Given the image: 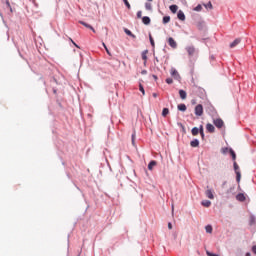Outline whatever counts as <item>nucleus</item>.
<instances>
[{
  "mask_svg": "<svg viewBox=\"0 0 256 256\" xmlns=\"http://www.w3.org/2000/svg\"><path fill=\"white\" fill-rule=\"evenodd\" d=\"M179 9V6H177V5H171L170 6V11L172 12V13H177V10Z\"/></svg>",
  "mask_w": 256,
  "mask_h": 256,
  "instance_id": "17",
  "label": "nucleus"
},
{
  "mask_svg": "<svg viewBox=\"0 0 256 256\" xmlns=\"http://www.w3.org/2000/svg\"><path fill=\"white\" fill-rule=\"evenodd\" d=\"M177 17L180 21H185V13L182 10L178 12Z\"/></svg>",
  "mask_w": 256,
  "mask_h": 256,
  "instance_id": "9",
  "label": "nucleus"
},
{
  "mask_svg": "<svg viewBox=\"0 0 256 256\" xmlns=\"http://www.w3.org/2000/svg\"><path fill=\"white\" fill-rule=\"evenodd\" d=\"M175 207L172 205V211H174Z\"/></svg>",
  "mask_w": 256,
  "mask_h": 256,
  "instance_id": "50",
  "label": "nucleus"
},
{
  "mask_svg": "<svg viewBox=\"0 0 256 256\" xmlns=\"http://www.w3.org/2000/svg\"><path fill=\"white\" fill-rule=\"evenodd\" d=\"M246 256H251V253L250 252L246 253Z\"/></svg>",
  "mask_w": 256,
  "mask_h": 256,
  "instance_id": "47",
  "label": "nucleus"
},
{
  "mask_svg": "<svg viewBox=\"0 0 256 256\" xmlns=\"http://www.w3.org/2000/svg\"><path fill=\"white\" fill-rule=\"evenodd\" d=\"M157 166V161L152 160L149 164H148V169L149 171H153V167Z\"/></svg>",
  "mask_w": 256,
  "mask_h": 256,
  "instance_id": "8",
  "label": "nucleus"
},
{
  "mask_svg": "<svg viewBox=\"0 0 256 256\" xmlns=\"http://www.w3.org/2000/svg\"><path fill=\"white\" fill-rule=\"evenodd\" d=\"M252 252L254 253V255H256V245L252 247Z\"/></svg>",
  "mask_w": 256,
  "mask_h": 256,
  "instance_id": "39",
  "label": "nucleus"
},
{
  "mask_svg": "<svg viewBox=\"0 0 256 256\" xmlns=\"http://www.w3.org/2000/svg\"><path fill=\"white\" fill-rule=\"evenodd\" d=\"M145 9H146L147 11H151V9H153V6L151 5V3H146V4H145Z\"/></svg>",
  "mask_w": 256,
  "mask_h": 256,
  "instance_id": "27",
  "label": "nucleus"
},
{
  "mask_svg": "<svg viewBox=\"0 0 256 256\" xmlns=\"http://www.w3.org/2000/svg\"><path fill=\"white\" fill-rule=\"evenodd\" d=\"M124 5H126L127 9H131V4H129V0H123Z\"/></svg>",
  "mask_w": 256,
  "mask_h": 256,
  "instance_id": "30",
  "label": "nucleus"
},
{
  "mask_svg": "<svg viewBox=\"0 0 256 256\" xmlns=\"http://www.w3.org/2000/svg\"><path fill=\"white\" fill-rule=\"evenodd\" d=\"M128 35H130V37L135 38V35L133 33H128Z\"/></svg>",
  "mask_w": 256,
  "mask_h": 256,
  "instance_id": "43",
  "label": "nucleus"
},
{
  "mask_svg": "<svg viewBox=\"0 0 256 256\" xmlns=\"http://www.w3.org/2000/svg\"><path fill=\"white\" fill-rule=\"evenodd\" d=\"M125 33H131V31H129V30H125Z\"/></svg>",
  "mask_w": 256,
  "mask_h": 256,
  "instance_id": "48",
  "label": "nucleus"
},
{
  "mask_svg": "<svg viewBox=\"0 0 256 256\" xmlns=\"http://www.w3.org/2000/svg\"><path fill=\"white\" fill-rule=\"evenodd\" d=\"M149 53V50H144L143 52H142V59H143V61H144V64H146L147 63V54Z\"/></svg>",
  "mask_w": 256,
  "mask_h": 256,
  "instance_id": "12",
  "label": "nucleus"
},
{
  "mask_svg": "<svg viewBox=\"0 0 256 256\" xmlns=\"http://www.w3.org/2000/svg\"><path fill=\"white\" fill-rule=\"evenodd\" d=\"M192 135L194 136V137H196V135H199V128H197V127H194V128H192Z\"/></svg>",
  "mask_w": 256,
  "mask_h": 256,
  "instance_id": "19",
  "label": "nucleus"
},
{
  "mask_svg": "<svg viewBox=\"0 0 256 256\" xmlns=\"http://www.w3.org/2000/svg\"><path fill=\"white\" fill-rule=\"evenodd\" d=\"M204 7H206V9H213V4H211V2H208L204 5Z\"/></svg>",
  "mask_w": 256,
  "mask_h": 256,
  "instance_id": "31",
  "label": "nucleus"
},
{
  "mask_svg": "<svg viewBox=\"0 0 256 256\" xmlns=\"http://www.w3.org/2000/svg\"><path fill=\"white\" fill-rule=\"evenodd\" d=\"M186 51H187L189 57H193V55H195V53H196L195 47H193V46L186 47Z\"/></svg>",
  "mask_w": 256,
  "mask_h": 256,
  "instance_id": "3",
  "label": "nucleus"
},
{
  "mask_svg": "<svg viewBox=\"0 0 256 256\" xmlns=\"http://www.w3.org/2000/svg\"><path fill=\"white\" fill-rule=\"evenodd\" d=\"M168 229H173V224H171V222L168 223Z\"/></svg>",
  "mask_w": 256,
  "mask_h": 256,
  "instance_id": "40",
  "label": "nucleus"
},
{
  "mask_svg": "<svg viewBox=\"0 0 256 256\" xmlns=\"http://www.w3.org/2000/svg\"><path fill=\"white\" fill-rule=\"evenodd\" d=\"M236 199L237 201H241V202L245 201L246 199L245 194L239 193L238 195H236Z\"/></svg>",
  "mask_w": 256,
  "mask_h": 256,
  "instance_id": "10",
  "label": "nucleus"
},
{
  "mask_svg": "<svg viewBox=\"0 0 256 256\" xmlns=\"http://www.w3.org/2000/svg\"><path fill=\"white\" fill-rule=\"evenodd\" d=\"M191 147H197L199 145V141L197 139H194L190 142Z\"/></svg>",
  "mask_w": 256,
  "mask_h": 256,
  "instance_id": "21",
  "label": "nucleus"
},
{
  "mask_svg": "<svg viewBox=\"0 0 256 256\" xmlns=\"http://www.w3.org/2000/svg\"><path fill=\"white\" fill-rule=\"evenodd\" d=\"M203 9V6L201 4H198L195 8L194 11H201Z\"/></svg>",
  "mask_w": 256,
  "mask_h": 256,
  "instance_id": "32",
  "label": "nucleus"
},
{
  "mask_svg": "<svg viewBox=\"0 0 256 256\" xmlns=\"http://www.w3.org/2000/svg\"><path fill=\"white\" fill-rule=\"evenodd\" d=\"M166 83H167L168 85H171V84L173 83V78H167V79H166Z\"/></svg>",
  "mask_w": 256,
  "mask_h": 256,
  "instance_id": "33",
  "label": "nucleus"
},
{
  "mask_svg": "<svg viewBox=\"0 0 256 256\" xmlns=\"http://www.w3.org/2000/svg\"><path fill=\"white\" fill-rule=\"evenodd\" d=\"M233 165L235 173H241V171H239V164H237V161L234 160Z\"/></svg>",
  "mask_w": 256,
  "mask_h": 256,
  "instance_id": "18",
  "label": "nucleus"
},
{
  "mask_svg": "<svg viewBox=\"0 0 256 256\" xmlns=\"http://www.w3.org/2000/svg\"><path fill=\"white\" fill-rule=\"evenodd\" d=\"M205 229H206V233H213V226L207 225V226L205 227Z\"/></svg>",
  "mask_w": 256,
  "mask_h": 256,
  "instance_id": "25",
  "label": "nucleus"
},
{
  "mask_svg": "<svg viewBox=\"0 0 256 256\" xmlns=\"http://www.w3.org/2000/svg\"><path fill=\"white\" fill-rule=\"evenodd\" d=\"M236 181L237 183H241V172H236Z\"/></svg>",
  "mask_w": 256,
  "mask_h": 256,
  "instance_id": "26",
  "label": "nucleus"
},
{
  "mask_svg": "<svg viewBox=\"0 0 256 256\" xmlns=\"http://www.w3.org/2000/svg\"><path fill=\"white\" fill-rule=\"evenodd\" d=\"M172 75H177V71L174 70V71L172 72Z\"/></svg>",
  "mask_w": 256,
  "mask_h": 256,
  "instance_id": "45",
  "label": "nucleus"
},
{
  "mask_svg": "<svg viewBox=\"0 0 256 256\" xmlns=\"http://www.w3.org/2000/svg\"><path fill=\"white\" fill-rule=\"evenodd\" d=\"M227 151H229V148H222V153L225 155V153H227Z\"/></svg>",
  "mask_w": 256,
  "mask_h": 256,
  "instance_id": "38",
  "label": "nucleus"
},
{
  "mask_svg": "<svg viewBox=\"0 0 256 256\" xmlns=\"http://www.w3.org/2000/svg\"><path fill=\"white\" fill-rule=\"evenodd\" d=\"M153 97H157V93H154V94H153Z\"/></svg>",
  "mask_w": 256,
  "mask_h": 256,
  "instance_id": "49",
  "label": "nucleus"
},
{
  "mask_svg": "<svg viewBox=\"0 0 256 256\" xmlns=\"http://www.w3.org/2000/svg\"><path fill=\"white\" fill-rule=\"evenodd\" d=\"M132 145H135V132L132 134Z\"/></svg>",
  "mask_w": 256,
  "mask_h": 256,
  "instance_id": "37",
  "label": "nucleus"
},
{
  "mask_svg": "<svg viewBox=\"0 0 256 256\" xmlns=\"http://www.w3.org/2000/svg\"><path fill=\"white\" fill-rule=\"evenodd\" d=\"M150 43L152 47H155V40H153V36L149 35Z\"/></svg>",
  "mask_w": 256,
  "mask_h": 256,
  "instance_id": "28",
  "label": "nucleus"
},
{
  "mask_svg": "<svg viewBox=\"0 0 256 256\" xmlns=\"http://www.w3.org/2000/svg\"><path fill=\"white\" fill-rule=\"evenodd\" d=\"M206 130L208 131V133H215V126H213V124L208 123L206 125Z\"/></svg>",
  "mask_w": 256,
  "mask_h": 256,
  "instance_id": "6",
  "label": "nucleus"
},
{
  "mask_svg": "<svg viewBox=\"0 0 256 256\" xmlns=\"http://www.w3.org/2000/svg\"><path fill=\"white\" fill-rule=\"evenodd\" d=\"M168 45L172 47V49H177V42L171 37L168 39Z\"/></svg>",
  "mask_w": 256,
  "mask_h": 256,
  "instance_id": "5",
  "label": "nucleus"
},
{
  "mask_svg": "<svg viewBox=\"0 0 256 256\" xmlns=\"http://www.w3.org/2000/svg\"><path fill=\"white\" fill-rule=\"evenodd\" d=\"M239 43H241V38H236L233 42L230 43V49H235V47L239 45Z\"/></svg>",
  "mask_w": 256,
  "mask_h": 256,
  "instance_id": "4",
  "label": "nucleus"
},
{
  "mask_svg": "<svg viewBox=\"0 0 256 256\" xmlns=\"http://www.w3.org/2000/svg\"><path fill=\"white\" fill-rule=\"evenodd\" d=\"M205 194L208 199H215V196L213 195V191L211 189L206 190Z\"/></svg>",
  "mask_w": 256,
  "mask_h": 256,
  "instance_id": "7",
  "label": "nucleus"
},
{
  "mask_svg": "<svg viewBox=\"0 0 256 256\" xmlns=\"http://www.w3.org/2000/svg\"><path fill=\"white\" fill-rule=\"evenodd\" d=\"M105 50H106L108 55H111V52H109V49L107 47L105 48Z\"/></svg>",
  "mask_w": 256,
  "mask_h": 256,
  "instance_id": "42",
  "label": "nucleus"
},
{
  "mask_svg": "<svg viewBox=\"0 0 256 256\" xmlns=\"http://www.w3.org/2000/svg\"><path fill=\"white\" fill-rule=\"evenodd\" d=\"M6 5L8 8H10V11H13V8H11V3L8 0L6 1Z\"/></svg>",
  "mask_w": 256,
  "mask_h": 256,
  "instance_id": "35",
  "label": "nucleus"
},
{
  "mask_svg": "<svg viewBox=\"0 0 256 256\" xmlns=\"http://www.w3.org/2000/svg\"><path fill=\"white\" fill-rule=\"evenodd\" d=\"M178 111H187V106L185 104H179L178 105Z\"/></svg>",
  "mask_w": 256,
  "mask_h": 256,
  "instance_id": "14",
  "label": "nucleus"
},
{
  "mask_svg": "<svg viewBox=\"0 0 256 256\" xmlns=\"http://www.w3.org/2000/svg\"><path fill=\"white\" fill-rule=\"evenodd\" d=\"M207 256H219L217 254L211 253L209 250H206Z\"/></svg>",
  "mask_w": 256,
  "mask_h": 256,
  "instance_id": "34",
  "label": "nucleus"
},
{
  "mask_svg": "<svg viewBox=\"0 0 256 256\" xmlns=\"http://www.w3.org/2000/svg\"><path fill=\"white\" fill-rule=\"evenodd\" d=\"M139 91H141L142 95H145V88H143V84H139Z\"/></svg>",
  "mask_w": 256,
  "mask_h": 256,
  "instance_id": "29",
  "label": "nucleus"
},
{
  "mask_svg": "<svg viewBox=\"0 0 256 256\" xmlns=\"http://www.w3.org/2000/svg\"><path fill=\"white\" fill-rule=\"evenodd\" d=\"M81 24L84 25V27H87L88 29H91L93 31V33H95V29L91 25H89L85 22H81Z\"/></svg>",
  "mask_w": 256,
  "mask_h": 256,
  "instance_id": "23",
  "label": "nucleus"
},
{
  "mask_svg": "<svg viewBox=\"0 0 256 256\" xmlns=\"http://www.w3.org/2000/svg\"><path fill=\"white\" fill-rule=\"evenodd\" d=\"M179 95L181 99H187V92H185V90H179Z\"/></svg>",
  "mask_w": 256,
  "mask_h": 256,
  "instance_id": "13",
  "label": "nucleus"
},
{
  "mask_svg": "<svg viewBox=\"0 0 256 256\" xmlns=\"http://www.w3.org/2000/svg\"><path fill=\"white\" fill-rule=\"evenodd\" d=\"M73 45H75L78 49H79V45H77V43H75L73 40H71Z\"/></svg>",
  "mask_w": 256,
  "mask_h": 256,
  "instance_id": "41",
  "label": "nucleus"
},
{
  "mask_svg": "<svg viewBox=\"0 0 256 256\" xmlns=\"http://www.w3.org/2000/svg\"><path fill=\"white\" fill-rule=\"evenodd\" d=\"M167 115H169V108H163L162 117H166Z\"/></svg>",
  "mask_w": 256,
  "mask_h": 256,
  "instance_id": "22",
  "label": "nucleus"
},
{
  "mask_svg": "<svg viewBox=\"0 0 256 256\" xmlns=\"http://www.w3.org/2000/svg\"><path fill=\"white\" fill-rule=\"evenodd\" d=\"M229 153H230V155H231L233 161H236V159H237V154H235V151H233V149L230 148V149H229Z\"/></svg>",
  "mask_w": 256,
  "mask_h": 256,
  "instance_id": "15",
  "label": "nucleus"
},
{
  "mask_svg": "<svg viewBox=\"0 0 256 256\" xmlns=\"http://www.w3.org/2000/svg\"><path fill=\"white\" fill-rule=\"evenodd\" d=\"M104 49H107V45H105V43L102 44Z\"/></svg>",
  "mask_w": 256,
  "mask_h": 256,
  "instance_id": "46",
  "label": "nucleus"
},
{
  "mask_svg": "<svg viewBox=\"0 0 256 256\" xmlns=\"http://www.w3.org/2000/svg\"><path fill=\"white\" fill-rule=\"evenodd\" d=\"M148 1H150V2H151V1H153V0H148Z\"/></svg>",
  "mask_w": 256,
  "mask_h": 256,
  "instance_id": "52",
  "label": "nucleus"
},
{
  "mask_svg": "<svg viewBox=\"0 0 256 256\" xmlns=\"http://www.w3.org/2000/svg\"><path fill=\"white\" fill-rule=\"evenodd\" d=\"M142 15H143V12H141V11H138V12H137V17H138V19H141Z\"/></svg>",
  "mask_w": 256,
  "mask_h": 256,
  "instance_id": "36",
  "label": "nucleus"
},
{
  "mask_svg": "<svg viewBox=\"0 0 256 256\" xmlns=\"http://www.w3.org/2000/svg\"><path fill=\"white\" fill-rule=\"evenodd\" d=\"M202 205H203V207H211V201H209V200L202 201Z\"/></svg>",
  "mask_w": 256,
  "mask_h": 256,
  "instance_id": "24",
  "label": "nucleus"
},
{
  "mask_svg": "<svg viewBox=\"0 0 256 256\" xmlns=\"http://www.w3.org/2000/svg\"><path fill=\"white\" fill-rule=\"evenodd\" d=\"M202 139H205V132H204V129H203V125H200V128L198 129Z\"/></svg>",
  "mask_w": 256,
  "mask_h": 256,
  "instance_id": "16",
  "label": "nucleus"
},
{
  "mask_svg": "<svg viewBox=\"0 0 256 256\" xmlns=\"http://www.w3.org/2000/svg\"><path fill=\"white\" fill-rule=\"evenodd\" d=\"M171 21V17L170 16H164L163 17V23L164 25H167V23H169Z\"/></svg>",
  "mask_w": 256,
  "mask_h": 256,
  "instance_id": "20",
  "label": "nucleus"
},
{
  "mask_svg": "<svg viewBox=\"0 0 256 256\" xmlns=\"http://www.w3.org/2000/svg\"><path fill=\"white\" fill-rule=\"evenodd\" d=\"M142 23H144V25H149V23H151V18H149L148 16H144L142 18Z\"/></svg>",
  "mask_w": 256,
  "mask_h": 256,
  "instance_id": "11",
  "label": "nucleus"
},
{
  "mask_svg": "<svg viewBox=\"0 0 256 256\" xmlns=\"http://www.w3.org/2000/svg\"><path fill=\"white\" fill-rule=\"evenodd\" d=\"M213 123L215 125V127H217V129H223L225 122H223V119L218 118V119H214Z\"/></svg>",
  "mask_w": 256,
  "mask_h": 256,
  "instance_id": "1",
  "label": "nucleus"
},
{
  "mask_svg": "<svg viewBox=\"0 0 256 256\" xmlns=\"http://www.w3.org/2000/svg\"><path fill=\"white\" fill-rule=\"evenodd\" d=\"M154 79H157V76H154Z\"/></svg>",
  "mask_w": 256,
  "mask_h": 256,
  "instance_id": "51",
  "label": "nucleus"
},
{
  "mask_svg": "<svg viewBox=\"0 0 256 256\" xmlns=\"http://www.w3.org/2000/svg\"><path fill=\"white\" fill-rule=\"evenodd\" d=\"M227 185V181L223 182L222 187Z\"/></svg>",
  "mask_w": 256,
  "mask_h": 256,
  "instance_id": "44",
  "label": "nucleus"
},
{
  "mask_svg": "<svg viewBox=\"0 0 256 256\" xmlns=\"http://www.w3.org/2000/svg\"><path fill=\"white\" fill-rule=\"evenodd\" d=\"M195 115H196L197 117H201V115H203V105L198 104V105L195 107Z\"/></svg>",
  "mask_w": 256,
  "mask_h": 256,
  "instance_id": "2",
  "label": "nucleus"
}]
</instances>
